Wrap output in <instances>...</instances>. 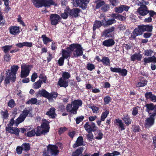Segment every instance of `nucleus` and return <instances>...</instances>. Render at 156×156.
Instances as JSON below:
<instances>
[{
    "label": "nucleus",
    "instance_id": "393cba45",
    "mask_svg": "<svg viewBox=\"0 0 156 156\" xmlns=\"http://www.w3.org/2000/svg\"><path fill=\"white\" fill-rule=\"evenodd\" d=\"M66 110L67 112H69L74 114H76V111L73 108V105L68 104L66 107Z\"/></svg>",
    "mask_w": 156,
    "mask_h": 156
},
{
    "label": "nucleus",
    "instance_id": "6ab92c4d",
    "mask_svg": "<svg viewBox=\"0 0 156 156\" xmlns=\"http://www.w3.org/2000/svg\"><path fill=\"white\" fill-rule=\"evenodd\" d=\"M57 5L55 3L53 0H43V6L45 7L48 8L51 5Z\"/></svg>",
    "mask_w": 156,
    "mask_h": 156
},
{
    "label": "nucleus",
    "instance_id": "1a4fd4ad",
    "mask_svg": "<svg viewBox=\"0 0 156 156\" xmlns=\"http://www.w3.org/2000/svg\"><path fill=\"white\" fill-rule=\"evenodd\" d=\"M137 11L140 15L143 16L146 15L149 12L147 7L145 5H141Z\"/></svg>",
    "mask_w": 156,
    "mask_h": 156
},
{
    "label": "nucleus",
    "instance_id": "cd10ccee",
    "mask_svg": "<svg viewBox=\"0 0 156 156\" xmlns=\"http://www.w3.org/2000/svg\"><path fill=\"white\" fill-rule=\"evenodd\" d=\"M55 109L54 108H50V110L47 112V115H48L50 118H53L55 117L56 114L55 113Z\"/></svg>",
    "mask_w": 156,
    "mask_h": 156
},
{
    "label": "nucleus",
    "instance_id": "39448f33",
    "mask_svg": "<svg viewBox=\"0 0 156 156\" xmlns=\"http://www.w3.org/2000/svg\"><path fill=\"white\" fill-rule=\"evenodd\" d=\"M31 110V109L30 108H25L23 110L22 114L16 120L15 122L16 126L24 120L26 117Z\"/></svg>",
    "mask_w": 156,
    "mask_h": 156
},
{
    "label": "nucleus",
    "instance_id": "c85d7f7f",
    "mask_svg": "<svg viewBox=\"0 0 156 156\" xmlns=\"http://www.w3.org/2000/svg\"><path fill=\"white\" fill-rule=\"evenodd\" d=\"M35 129L36 135L37 136H39L41 134H44L46 133L43 130V129H42L40 126H38L37 129Z\"/></svg>",
    "mask_w": 156,
    "mask_h": 156
},
{
    "label": "nucleus",
    "instance_id": "de8ad7c7",
    "mask_svg": "<svg viewBox=\"0 0 156 156\" xmlns=\"http://www.w3.org/2000/svg\"><path fill=\"white\" fill-rule=\"evenodd\" d=\"M69 9L65 10V12L64 13L61 14V17L63 19H66L67 18L68 16V13H69Z\"/></svg>",
    "mask_w": 156,
    "mask_h": 156
},
{
    "label": "nucleus",
    "instance_id": "680f3d73",
    "mask_svg": "<svg viewBox=\"0 0 156 156\" xmlns=\"http://www.w3.org/2000/svg\"><path fill=\"white\" fill-rule=\"evenodd\" d=\"M111 70L113 72L119 73V71L120 70V68H110Z\"/></svg>",
    "mask_w": 156,
    "mask_h": 156
},
{
    "label": "nucleus",
    "instance_id": "c756f323",
    "mask_svg": "<svg viewBox=\"0 0 156 156\" xmlns=\"http://www.w3.org/2000/svg\"><path fill=\"white\" fill-rule=\"evenodd\" d=\"M83 143V138L82 136H79L77 138L76 143L73 146L74 147H77L81 145Z\"/></svg>",
    "mask_w": 156,
    "mask_h": 156
},
{
    "label": "nucleus",
    "instance_id": "f704fd0d",
    "mask_svg": "<svg viewBox=\"0 0 156 156\" xmlns=\"http://www.w3.org/2000/svg\"><path fill=\"white\" fill-rule=\"evenodd\" d=\"M146 106L147 108L146 111L149 114H151L150 112L151 111L154 110L155 107V106L152 104H147L146 105Z\"/></svg>",
    "mask_w": 156,
    "mask_h": 156
},
{
    "label": "nucleus",
    "instance_id": "20e7f679",
    "mask_svg": "<svg viewBox=\"0 0 156 156\" xmlns=\"http://www.w3.org/2000/svg\"><path fill=\"white\" fill-rule=\"evenodd\" d=\"M33 67L31 65H29L25 63L21 65V77L25 78L29 76L30 72Z\"/></svg>",
    "mask_w": 156,
    "mask_h": 156
},
{
    "label": "nucleus",
    "instance_id": "603ef678",
    "mask_svg": "<svg viewBox=\"0 0 156 156\" xmlns=\"http://www.w3.org/2000/svg\"><path fill=\"white\" fill-rule=\"evenodd\" d=\"M87 67L88 70L92 71L94 69L95 66L93 64L89 63L87 65Z\"/></svg>",
    "mask_w": 156,
    "mask_h": 156
},
{
    "label": "nucleus",
    "instance_id": "13d9d810",
    "mask_svg": "<svg viewBox=\"0 0 156 156\" xmlns=\"http://www.w3.org/2000/svg\"><path fill=\"white\" fill-rule=\"evenodd\" d=\"M111 4L113 6H116L118 5L119 2L118 0H109Z\"/></svg>",
    "mask_w": 156,
    "mask_h": 156
},
{
    "label": "nucleus",
    "instance_id": "f257e3e1",
    "mask_svg": "<svg viewBox=\"0 0 156 156\" xmlns=\"http://www.w3.org/2000/svg\"><path fill=\"white\" fill-rule=\"evenodd\" d=\"M19 68V67L18 66L13 65L11 66V70H9L7 72L5 80V83H9L10 80L12 82L15 81L16 74Z\"/></svg>",
    "mask_w": 156,
    "mask_h": 156
},
{
    "label": "nucleus",
    "instance_id": "6e6d98bb",
    "mask_svg": "<svg viewBox=\"0 0 156 156\" xmlns=\"http://www.w3.org/2000/svg\"><path fill=\"white\" fill-rule=\"evenodd\" d=\"M153 53V51L151 50H147L144 51V55L145 56H151Z\"/></svg>",
    "mask_w": 156,
    "mask_h": 156
},
{
    "label": "nucleus",
    "instance_id": "4c0bfd02",
    "mask_svg": "<svg viewBox=\"0 0 156 156\" xmlns=\"http://www.w3.org/2000/svg\"><path fill=\"white\" fill-rule=\"evenodd\" d=\"M83 147L77 149L72 154V156H79L82 153L83 150Z\"/></svg>",
    "mask_w": 156,
    "mask_h": 156
},
{
    "label": "nucleus",
    "instance_id": "bb28decb",
    "mask_svg": "<svg viewBox=\"0 0 156 156\" xmlns=\"http://www.w3.org/2000/svg\"><path fill=\"white\" fill-rule=\"evenodd\" d=\"M115 122L116 124V125L119 126L121 128V130H124L125 129L124 127V125L122 122V121L119 119H116Z\"/></svg>",
    "mask_w": 156,
    "mask_h": 156
},
{
    "label": "nucleus",
    "instance_id": "7ed1b4c3",
    "mask_svg": "<svg viewBox=\"0 0 156 156\" xmlns=\"http://www.w3.org/2000/svg\"><path fill=\"white\" fill-rule=\"evenodd\" d=\"M16 121V120L14 122V119L12 118L10 121H9L7 126L6 127V130L10 133L14 134L16 135H18L20 132L19 129L17 128L11 127L15 123L16 124L15 122Z\"/></svg>",
    "mask_w": 156,
    "mask_h": 156
},
{
    "label": "nucleus",
    "instance_id": "5fc2aeb1",
    "mask_svg": "<svg viewBox=\"0 0 156 156\" xmlns=\"http://www.w3.org/2000/svg\"><path fill=\"white\" fill-rule=\"evenodd\" d=\"M38 77L37 73H34L31 76V81L32 82H34L35 81L36 79Z\"/></svg>",
    "mask_w": 156,
    "mask_h": 156
},
{
    "label": "nucleus",
    "instance_id": "9b49d317",
    "mask_svg": "<svg viewBox=\"0 0 156 156\" xmlns=\"http://www.w3.org/2000/svg\"><path fill=\"white\" fill-rule=\"evenodd\" d=\"M80 10L77 8H75L71 10L69 9V14L72 17H76L78 15L80 12Z\"/></svg>",
    "mask_w": 156,
    "mask_h": 156
},
{
    "label": "nucleus",
    "instance_id": "f3484780",
    "mask_svg": "<svg viewBox=\"0 0 156 156\" xmlns=\"http://www.w3.org/2000/svg\"><path fill=\"white\" fill-rule=\"evenodd\" d=\"M152 116H151L147 118L145 121V125L146 127H149L152 126L154 123V119Z\"/></svg>",
    "mask_w": 156,
    "mask_h": 156
},
{
    "label": "nucleus",
    "instance_id": "a211bd4d",
    "mask_svg": "<svg viewBox=\"0 0 156 156\" xmlns=\"http://www.w3.org/2000/svg\"><path fill=\"white\" fill-rule=\"evenodd\" d=\"M72 103V105H73L74 109L77 111L79 107L81 106L82 102L80 100H76L73 101Z\"/></svg>",
    "mask_w": 156,
    "mask_h": 156
},
{
    "label": "nucleus",
    "instance_id": "2eb2a0df",
    "mask_svg": "<svg viewBox=\"0 0 156 156\" xmlns=\"http://www.w3.org/2000/svg\"><path fill=\"white\" fill-rule=\"evenodd\" d=\"M140 26H139L137 28L135 29L133 32V34L132 35L131 37L135 38L136 36L141 34L144 32L142 29H141Z\"/></svg>",
    "mask_w": 156,
    "mask_h": 156
},
{
    "label": "nucleus",
    "instance_id": "f8f14e48",
    "mask_svg": "<svg viewBox=\"0 0 156 156\" xmlns=\"http://www.w3.org/2000/svg\"><path fill=\"white\" fill-rule=\"evenodd\" d=\"M10 33L12 34L17 35L20 32V28L18 27L13 26L10 27L9 28Z\"/></svg>",
    "mask_w": 156,
    "mask_h": 156
},
{
    "label": "nucleus",
    "instance_id": "c03bdc74",
    "mask_svg": "<svg viewBox=\"0 0 156 156\" xmlns=\"http://www.w3.org/2000/svg\"><path fill=\"white\" fill-rule=\"evenodd\" d=\"M109 113L108 111L106 110L104 112L102 113L101 117V121H104Z\"/></svg>",
    "mask_w": 156,
    "mask_h": 156
},
{
    "label": "nucleus",
    "instance_id": "09e8293b",
    "mask_svg": "<svg viewBox=\"0 0 156 156\" xmlns=\"http://www.w3.org/2000/svg\"><path fill=\"white\" fill-rule=\"evenodd\" d=\"M37 102V100L36 98H32L28 101L27 103L28 104H35Z\"/></svg>",
    "mask_w": 156,
    "mask_h": 156
},
{
    "label": "nucleus",
    "instance_id": "423d86ee",
    "mask_svg": "<svg viewBox=\"0 0 156 156\" xmlns=\"http://www.w3.org/2000/svg\"><path fill=\"white\" fill-rule=\"evenodd\" d=\"M88 2V0H72V3L76 7L79 6L85 9L87 8V4Z\"/></svg>",
    "mask_w": 156,
    "mask_h": 156
},
{
    "label": "nucleus",
    "instance_id": "72a5a7b5",
    "mask_svg": "<svg viewBox=\"0 0 156 156\" xmlns=\"http://www.w3.org/2000/svg\"><path fill=\"white\" fill-rule=\"evenodd\" d=\"M48 93L45 90H39L38 93V95L40 96H42L45 98H48Z\"/></svg>",
    "mask_w": 156,
    "mask_h": 156
},
{
    "label": "nucleus",
    "instance_id": "c9c22d12",
    "mask_svg": "<svg viewBox=\"0 0 156 156\" xmlns=\"http://www.w3.org/2000/svg\"><path fill=\"white\" fill-rule=\"evenodd\" d=\"M101 62L103 64L106 66H109L110 61L109 58L106 57H104L101 59Z\"/></svg>",
    "mask_w": 156,
    "mask_h": 156
},
{
    "label": "nucleus",
    "instance_id": "4d7b16f0",
    "mask_svg": "<svg viewBox=\"0 0 156 156\" xmlns=\"http://www.w3.org/2000/svg\"><path fill=\"white\" fill-rule=\"evenodd\" d=\"M127 71L125 69H121L120 68V70L119 73H120L122 76H125L126 75L127 73Z\"/></svg>",
    "mask_w": 156,
    "mask_h": 156
},
{
    "label": "nucleus",
    "instance_id": "69168bd1",
    "mask_svg": "<svg viewBox=\"0 0 156 156\" xmlns=\"http://www.w3.org/2000/svg\"><path fill=\"white\" fill-rule=\"evenodd\" d=\"M31 129V127L30 126H28L27 128L25 129L24 128H22L20 129V132L21 133H23L25 131H27L29 130H30Z\"/></svg>",
    "mask_w": 156,
    "mask_h": 156
},
{
    "label": "nucleus",
    "instance_id": "052dcab7",
    "mask_svg": "<svg viewBox=\"0 0 156 156\" xmlns=\"http://www.w3.org/2000/svg\"><path fill=\"white\" fill-rule=\"evenodd\" d=\"M4 60L6 62H9L10 61L11 58V57L9 54H6L4 56Z\"/></svg>",
    "mask_w": 156,
    "mask_h": 156
},
{
    "label": "nucleus",
    "instance_id": "7c9ffc66",
    "mask_svg": "<svg viewBox=\"0 0 156 156\" xmlns=\"http://www.w3.org/2000/svg\"><path fill=\"white\" fill-rule=\"evenodd\" d=\"M111 16L112 17L115 18L116 19L121 21L124 20L126 19V18L125 16L118 14H113Z\"/></svg>",
    "mask_w": 156,
    "mask_h": 156
},
{
    "label": "nucleus",
    "instance_id": "a18cd8bd",
    "mask_svg": "<svg viewBox=\"0 0 156 156\" xmlns=\"http://www.w3.org/2000/svg\"><path fill=\"white\" fill-rule=\"evenodd\" d=\"M23 150L27 151L30 149V146L28 143H24L21 145Z\"/></svg>",
    "mask_w": 156,
    "mask_h": 156
},
{
    "label": "nucleus",
    "instance_id": "dca6fc26",
    "mask_svg": "<svg viewBox=\"0 0 156 156\" xmlns=\"http://www.w3.org/2000/svg\"><path fill=\"white\" fill-rule=\"evenodd\" d=\"M49 122L46 120L44 119L41 126V127L46 133L49 131Z\"/></svg>",
    "mask_w": 156,
    "mask_h": 156
},
{
    "label": "nucleus",
    "instance_id": "bf43d9fd",
    "mask_svg": "<svg viewBox=\"0 0 156 156\" xmlns=\"http://www.w3.org/2000/svg\"><path fill=\"white\" fill-rule=\"evenodd\" d=\"M64 58L62 57H60L58 61V63L60 66H62L63 65L64 63Z\"/></svg>",
    "mask_w": 156,
    "mask_h": 156
},
{
    "label": "nucleus",
    "instance_id": "aec40b11",
    "mask_svg": "<svg viewBox=\"0 0 156 156\" xmlns=\"http://www.w3.org/2000/svg\"><path fill=\"white\" fill-rule=\"evenodd\" d=\"M71 51H70V49H68L67 48L66 50L62 49V57L65 59H67L70 56Z\"/></svg>",
    "mask_w": 156,
    "mask_h": 156
},
{
    "label": "nucleus",
    "instance_id": "ddd939ff",
    "mask_svg": "<svg viewBox=\"0 0 156 156\" xmlns=\"http://www.w3.org/2000/svg\"><path fill=\"white\" fill-rule=\"evenodd\" d=\"M68 81L63 78H60L58 81V85L60 87H63L65 88L68 85Z\"/></svg>",
    "mask_w": 156,
    "mask_h": 156
},
{
    "label": "nucleus",
    "instance_id": "a19ab883",
    "mask_svg": "<svg viewBox=\"0 0 156 156\" xmlns=\"http://www.w3.org/2000/svg\"><path fill=\"white\" fill-rule=\"evenodd\" d=\"M95 2L96 3V8L97 9L100 8L105 4L104 2L101 0H96Z\"/></svg>",
    "mask_w": 156,
    "mask_h": 156
},
{
    "label": "nucleus",
    "instance_id": "2f4dec72",
    "mask_svg": "<svg viewBox=\"0 0 156 156\" xmlns=\"http://www.w3.org/2000/svg\"><path fill=\"white\" fill-rule=\"evenodd\" d=\"M140 27L143 32L144 31L151 32L152 31L153 28L152 26L149 25H141L140 26Z\"/></svg>",
    "mask_w": 156,
    "mask_h": 156
},
{
    "label": "nucleus",
    "instance_id": "9d476101",
    "mask_svg": "<svg viewBox=\"0 0 156 156\" xmlns=\"http://www.w3.org/2000/svg\"><path fill=\"white\" fill-rule=\"evenodd\" d=\"M129 9V7L128 6L122 5L118 7H115L114 9L115 11V12L121 13L124 11H127Z\"/></svg>",
    "mask_w": 156,
    "mask_h": 156
},
{
    "label": "nucleus",
    "instance_id": "412c9836",
    "mask_svg": "<svg viewBox=\"0 0 156 156\" xmlns=\"http://www.w3.org/2000/svg\"><path fill=\"white\" fill-rule=\"evenodd\" d=\"M142 58L141 55L140 53H135L131 56V61H134L136 60L140 61Z\"/></svg>",
    "mask_w": 156,
    "mask_h": 156
},
{
    "label": "nucleus",
    "instance_id": "864d4df0",
    "mask_svg": "<svg viewBox=\"0 0 156 156\" xmlns=\"http://www.w3.org/2000/svg\"><path fill=\"white\" fill-rule=\"evenodd\" d=\"M8 105L9 107L11 108H13L15 105L14 100L13 99H11L8 102Z\"/></svg>",
    "mask_w": 156,
    "mask_h": 156
},
{
    "label": "nucleus",
    "instance_id": "a878e982",
    "mask_svg": "<svg viewBox=\"0 0 156 156\" xmlns=\"http://www.w3.org/2000/svg\"><path fill=\"white\" fill-rule=\"evenodd\" d=\"M115 22L116 20L114 19H112L107 20L104 19L103 26H107L108 25H111L112 24L115 23Z\"/></svg>",
    "mask_w": 156,
    "mask_h": 156
},
{
    "label": "nucleus",
    "instance_id": "4be33fe9",
    "mask_svg": "<svg viewBox=\"0 0 156 156\" xmlns=\"http://www.w3.org/2000/svg\"><path fill=\"white\" fill-rule=\"evenodd\" d=\"M115 44V42L112 39L107 40L103 42V45L107 47H111L113 45Z\"/></svg>",
    "mask_w": 156,
    "mask_h": 156
},
{
    "label": "nucleus",
    "instance_id": "58836bf2",
    "mask_svg": "<svg viewBox=\"0 0 156 156\" xmlns=\"http://www.w3.org/2000/svg\"><path fill=\"white\" fill-rule=\"evenodd\" d=\"M42 41L44 44H47L49 42L52 41V40L48 37H47L45 35H43L41 36Z\"/></svg>",
    "mask_w": 156,
    "mask_h": 156
},
{
    "label": "nucleus",
    "instance_id": "b1692460",
    "mask_svg": "<svg viewBox=\"0 0 156 156\" xmlns=\"http://www.w3.org/2000/svg\"><path fill=\"white\" fill-rule=\"evenodd\" d=\"M43 0H32V2L34 5L36 7L39 8L43 6Z\"/></svg>",
    "mask_w": 156,
    "mask_h": 156
},
{
    "label": "nucleus",
    "instance_id": "0eeeda50",
    "mask_svg": "<svg viewBox=\"0 0 156 156\" xmlns=\"http://www.w3.org/2000/svg\"><path fill=\"white\" fill-rule=\"evenodd\" d=\"M58 147L56 145H49L47 147L46 151L47 153L51 154L52 155L55 156L58 153Z\"/></svg>",
    "mask_w": 156,
    "mask_h": 156
},
{
    "label": "nucleus",
    "instance_id": "4468645a",
    "mask_svg": "<svg viewBox=\"0 0 156 156\" xmlns=\"http://www.w3.org/2000/svg\"><path fill=\"white\" fill-rule=\"evenodd\" d=\"M114 29L115 28L114 27H112L104 30L102 36L106 37H112V35H111V33L114 30Z\"/></svg>",
    "mask_w": 156,
    "mask_h": 156
},
{
    "label": "nucleus",
    "instance_id": "f03ea898",
    "mask_svg": "<svg viewBox=\"0 0 156 156\" xmlns=\"http://www.w3.org/2000/svg\"><path fill=\"white\" fill-rule=\"evenodd\" d=\"M68 49H70L71 51H73V56L74 57H77L83 55V48L79 44H73L70 45L67 48Z\"/></svg>",
    "mask_w": 156,
    "mask_h": 156
},
{
    "label": "nucleus",
    "instance_id": "ea45409f",
    "mask_svg": "<svg viewBox=\"0 0 156 156\" xmlns=\"http://www.w3.org/2000/svg\"><path fill=\"white\" fill-rule=\"evenodd\" d=\"M12 47V45H9L2 47V48L3 49L4 53H7Z\"/></svg>",
    "mask_w": 156,
    "mask_h": 156
},
{
    "label": "nucleus",
    "instance_id": "338daca9",
    "mask_svg": "<svg viewBox=\"0 0 156 156\" xmlns=\"http://www.w3.org/2000/svg\"><path fill=\"white\" fill-rule=\"evenodd\" d=\"M84 119L83 116H81L77 117L76 119V122L77 124L79 123L80 122L82 121Z\"/></svg>",
    "mask_w": 156,
    "mask_h": 156
},
{
    "label": "nucleus",
    "instance_id": "79ce46f5",
    "mask_svg": "<svg viewBox=\"0 0 156 156\" xmlns=\"http://www.w3.org/2000/svg\"><path fill=\"white\" fill-rule=\"evenodd\" d=\"M126 125H129L131 123L132 120L128 116H125L122 119Z\"/></svg>",
    "mask_w": 156,
    "mask_h": 156
},
{
    "label": "nucleus",
    "instance_id": "473e14b6",
    "mask_svg": "<svg viewBox=\"0 0 156 156\" xmlns=\"http://www.w3.org/2000/svg\"><path fill=\"white\" fill-rule=\"evenodd\" d=\"M58 95V93L56 92H52L51 93H48V99L49 101L52 100L53 98L55 99Z\"/></svg>",
    "mask_w": 156,
    "mask_h": 156
},
{
    "label": "nucleus",
    "instance_id": "e2e57ef3",
    "mask_svg": "<svg viewBox=\"0 0 156 156\" xmlns=\"http://www.w3.org/2000/svg\"><path fill=\"white\" fill-rule=\"evenodd\" d=\"M111 101V98L108 96H107L104 98V101L106 104H108Z\"/></svg>",
    "mask_w": 156,
    "mask_h": 156
},
{
    "label": "nucleus",
    "instance_id": "5701e85b",
    "mask_svg": "<svg viewBox=\"0 0 156 156\" xmlns=\"http://www.w3.org/2000/svg\"><path fill=\"white\" fill-rule=\"evenodd\" d=\"M103 23H104L103 20H102V21H96L94 24L93 30L94 31L96 29L98 28L101 26L103 25Z\"/></svg>",
    "mask_w": 156,
    "mask_h": 156
},
{
    "label": "nucleus",
    "instance_id": "8fccbe9b",
    "mask_svg": "<svg viewBox=\"0 0 156 156\" xmlns=\"http://www.w3.org/2000/svg\"><path fill=\"white\" fill-rule=\"evenodd\" d=\"M62 76V78H63L66 80L68 79L70 77V74L67 72L63 73Z\"/></svg>",
    "mask_w": 156,
    "mask_h": 156
},
{
    "label": "nucleus",
    "instance_id": "774afa93",
    "mask_svg": "<svg viewBox=\"0 0 156 156\" xmlns=\"http://www.w3.org/2000/svg\"><path fill=\"white\" fill-rule=\"evenodd\" d=\"M132 128L133 131L135 132H138L139 130V127L138 126L133 125V126Z\"/></svg>",
    "mask_w": 156,
    "mask_h": 156
},
{
    "label": "nucleus",
    "instance_id": "37998d69",
    "mask_svg": "<svg viewBox=\"0 0 156 156\" xmlns=\"http://www.w3.org/2000/svg\"><path fill=\"white\" fill-rule=\"evenodd\" d=\"M147 83V80H144L137 83L136 84V86L137 87H143L146 85Z\"/></svg>",
    "mask_w": 156,
    "mask_h": 156
},
{
    "label": "nucleus",
    "instance_id": "49530a36",
    "mask_svg": "<svg viewBox=\"0 0 156 156\" xmlns=\"http://www.w3.org/2000/svg\"><path fill=\"white\" fill-rule=\"evenodd\" d=\"M84 127L85 130L88 133L91 132V129L90 124H89V123L87 122L84 125Z\"/></svg>",
    "mask_w": 156,
    "mask_h": 156
},
{
    "label": "nucleus",
    "instance_id": "3c124183",
    "mask_svg": "<svg viewBox=\"0 0 156 156\" xmlns=\"http://www.w3.org/2000/svg\"><path fill=\"white\" fill-rule=\"evenodd\" d=\"M30 131L27 132V136H34L35 135H36V133H35V129L32 130H30Z\"/></svg>",
    "mask_w": 156,
    "mask_h": 156
},
{
    "label": "nucleus",
    "instance_id": "e433bc0d",
    "mask_svg": "<svg viewBox=\"0 0 156 156\" xmlns=\"http://www.w3.org/2000/svg\"><path fill=\"white\" fill-rule=\"evenodd\" d=\"M42 83V80H39L37 81L34 83L33 85V87L34 89H37L41 87Z\"/></svg>",
    "mask_w": 156,
    "mask_h": 156
},
{
    "label": "nucleus",
    "instance_id": "6e6552de",
    "mask_svg": "<svg viewBox=\"0 0 156 156\" xmlns=\"http://www.w3.org/2000/svg\"><path fill=\"white\" fill-rule=\"evenodd\" d=\"M60 18V16L56 14H51L50 16L51 24L53 25H56L58 23Z\"/></svg>",
    "mask_w": 156,
    "mask_h": 156
},
{
    "label": "nucleus",
    "instance_id": "0e129e2a",
    "mask_svg": "<svg viewBox=\"0 0 156 156\" xmlns=\"http://www.w3.org/2000/svg\"><path fill=\"white\" fill-rule=\"evenodd\" d=\"M23 44L24 46L31 47L32 46V43L30 42H23Z\"/></svg>",
    "mask_w": 156,
    "mask_h": 156
}]
</instances>
